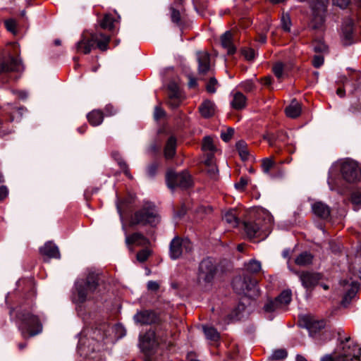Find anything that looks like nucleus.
I'll use <instances>...</instances> for the list:
<instances>
[{"label":"nucleus","mask_w":361,"mask_h":361,"mask_svg":"<svg viewBox=\"0 0 361 361\" xmlns=\"http://www.w3.org/2000/svg\"><path fill=\"white\" fill-rule=\"evenodd\" d=\"M157 339L159 341L160 344H165L168 345H171V343L167 341L168 333L166 331H161L160 330H157Z\"/></svg>","instance_id":"nucleus-45"},{"label":"nucleus","mask_w":361,"mask_h":361,"mask_svg":"<svg viewBox=\"0 0 361 361\" xmlns=\"http://www.w3.org/2000/svg\"><path fill=\"white\" fill-rule=\"evenodd\" d=\"M302 286L307 290L313 288L322 279V275L316 272L302 271L299 274Z\"/></svg>","instance_id":"nucleus-15"},{"label":"nucleus","mask_w":361,"mask_h":361,"mask_svg":"<svg viewBox=\"0 0 361 361\" xmlns=\"http://www.w3.org/2000/svg\"><path fill=\"white\" fill-rule=\"evenodd\" d=\"M114 18L111 14H106L100 20V26L103 29L111 30L114 28Z\"/></svg>","instance_id":"nucleus-39"},{"label":"nucleus","mask_w":361,"mask_h":361,"mask_svg":"<svg viewBox=\"0 0 361 361\" xmlns=\"http://www.w3.org/2000/svg\"><path fill=\"white\" fill-rule=\"evenodd\" d=\"M223 220L230 224L232 227H235L239 224V219L237 217V211L235 209H230L225 212Z\"/></svg>","instance_id":"nucleus-32"},{"label":"nucleus","mask_w":361,"mask_h":361,"mask_svg":"<svg viewBox=\"0 0 361 361\" xmlns=\"http://www.w3.org/2000/svg\"><path fill=\"white\" fill-rule=\"evenodd\" d=\"M281 23L283 30L289 32L291 26V20L288 13L282 14Z\"/></svg>","instance_id":"nucleus-43"},{"label":"nucleus","mask_w":361,"mask_h":361,"mask_svg":"<svg viewBox=\"0 0 361 361\" xmlns=\"http://www.w3.org/2000/svg\"><path fill=\"white\" fill-rule=\"evenodd\" d=\"M312 259L313 256L310 253L304 252L296 257L295 262L299 266H307L312 263Z\"/></svg>","instance_id":"nucleus-34"},{"label":"nucleus","mask_w":361,"mask_h":361,"mask_svg":"<svg viewBox=\"0 0 361 361\" xmlns=\"http://www.w3.org/2000/svg\"><path fill=\"white\" fill-rule=\"evenodd\" d=\"M16 318L18 329L23 338H29L42 332V319L39 316L34 314L31 311L21 310L18 312Z\"/></svg>","instance_id":"nucleus-2"},{"label":"nucleus","mask_w":361,"mask_h":361,"mask_svg":"<svg viewBox=\"0 0 361 361\" xmlns=\"http://www.w3.org/2000/svg\"><path fill=\"white\" fill-rule=\"evenodd\" d=\"M180 93L176 89H174L169 94L168 104L171 108L175 109L180 105Z\"/></svg>","instance_id":"nucleus-36"},{"label":"nucleus","mask_w":361,"mask_h":361,"mask_svg":"<svg viewBox=\"0 0 361 361\" xmlns=\"http://www.w3.org/2000/svg\"><path fill=\"white\" fill-rule=\"evenodd\" d=\"M204 332L207 339L212 341H218L220 336L218 331L213 327H204Z\"/></svg>","instance_id":"nucleus-40"},{"label":"nucleus","mask_w":361,"mask_h":361,"mask_svg":"<svg viewBox=\"0 0 361 361\" xmlns=\"http://www.w3.org/2000/svg\"><path fill=\"white\" fill-rule=\"evenodd\" d=\"M160 222V216L156 207L151 202L145 203L131 217L132 225H149L156 226Z\"/></svg>","instance_id":"nucleus-5"},{"label":"nucleus","mask_w":361,"mask_h":361,"mask_svg":"<svg viewBox=\"0 0 361 361\" xmlns=\"http://www.w3.org/2000/svg\"><path fill=\"white\" fill-rule=\"evenodd\" d=\"M207 172L212 178H216L218 174V169L215 164L207 166Z\"/></svg>","instance_id":"nucleus-48"},{"label":"nucleus","mask_w":361,"mask_h":361,"mask_svg":"<svg viewBox=\"0 0 361 361\" xmlns=\"http://www.w3.org/2000/svg\"><path fill=\"white\" fill-rule=\"evenodd\" d=\"M204 164L206 166L214 164V152H208L207 155V159L204 161Z\"/></svg>","instance_id":"nucleus-62"},{"label":"nucleus","mask_w":361,"mask_h":361,"mask_svg":"<svg viewBox=\"0 0 361 361\" xmlns=\"http://www.w3.org/2000/svg\"><path fill=\"white\" fill-rule=\"evenodd\" d=\"M233 133H234L233 129L228 128L226 132L221 133V137L224 141L228 142L231 140Z\"/></svg>","instance_id":"nucleus-53"},{"label":"nucleus","mask_w":361,"mask_h":361,"mask_svg":"<svg viewBox=\"0 0 361 361\" xmlns=\"http://www.w3.org/2000/svg\"><path fill=\"white\" fill-rule=\"evenodd\" d=\"M26 109L8 104L0 113V137L10 134L13 130V122L21 120Z\"/></svg>","instance_id":"nucleus-3"},{"label":"nucleus","mask_w":361,"mask_h":361,"mask_svg":"<svg viewBox=\"0 0 361 361\" xmlns=\"http://www.w3.org/2000/svg\"><path fill=\"white\" fill-rule=\"evenodd\" d=\"M324 63V57L321 55H316L312 60V64L315 68H319Z\"/></svg>","instance_id":"nucleus-55"},{"label":"nucleus","mask_w":361,"mask_h":361,"mask_svg":"<svg viewBox=\"0 0 361 361\" xmlns=\"http://www.w3.org/2000/svg\"><path fill=\"white\" fill-rule=\"evenodd\" d=\"M351 202L355 205V210H357L361 206V193L359 192H353L350 197Z\"/></svg>","instance_id":"nucleus-46"},{"label":"nucleus","mask_w":361,"mask_h":361,"mask_svg":"<svg viewBox=\"0 0 361 361\" xmlns=\"http://www.w3.org/2000/svg\"><path fill=\"white\" fill-rule=\"evenodd\" d=\"M192 250V243L188 238L175 237L169 246V256L172 259L180 258Z\"/></svg>","instance_id":"nucleus-8"},{"label":"nucleus","mask_w":361,"mask_h":361,"mask_svg":"<svg viewBox=\"0 0 361 361\" xmlns=\"http://www.w3.org/2000/svg\"><path fill=\"white\" fill-rule=\"evenodd\" d=\"M126 243L128 246L136 245L140 247H147L150 242L142 233L135 232L126 235Z\"/></svg>","instance_id":"nucleus-18"},{"label":"nucleus","mask_w":361,"mask_h":361,"mask_svg":"<svg viewBox=\"0 0 361 361\" xmlns=\"http://www.w3.org/2000/svg\"><path fill=\"white\" fill-rule=\"evenodd\" d=\"M153 116H154V120L158 121L161 118H163L165 117L166 112L160 106H156L154 107Z\"/></svg>","instance_id":"nucleus-47"},{"label":"nucleus","mask_w":361,"mask_h":361,"mask_svg":"<svg viewBox=\"0 0 361 361\" xmlns=\"http://www.w3.org/2000/svg\"><path fill=\"white\" fill-rule=\"evenodd\" d=\"M239 87L245 92H252L256 89V86L252 80H247L239 84Z\"/></svg>","instance_id":"nucleus-42"},{"label":"nucleus","mask_w":361,"mask_h":361,"mask_svg":"<svg viewBox=\"0 0 361 361\" xmlns=\"http://www.w3.org/2000/svg\"><path fill=\"white\" fill-rule=\"evenodd\" d=\"M340 348L335 361H361V348L349 336L341 341Z\"/></svg>","instance_id":"nucleus-7"},{"label":"nucleus","mask_w":361,"mask_h":361,"mask_svg":"<svg viewBox=\"0 0 361 361\" xmlns=\"http://www.w3.org/2000/svg\"><path fill=\"white\" fill-rule=\"evenodd\" d=\"M170 17L172 23L182 27L185 24V16L183 11L175 8L173 6L169 8Z\"/></svg>","instance_id":"nucleus-22"},{"label":"nucleus","mask_w":361,"mask_h":361,"mask_svg":"<svg viewBox=\"0 0 361 361\" xmlns=\"http://www.w3.org/2000/svg\"><path fill=\"white\" fill-rule=\"evenodd\" d=\"M109 42V36L101 32L91 33L90 36L86 33H83L80 40L76 44V51L78 53L87 54L91 51L94 46L97 44V47L104 51L108 49Z\"/></svg>","instance_id":"nucleus-4"},{"label":"nucleus","mask_w":361,"mask_h":361,"mask_svg":"<svg viewBox=\"0 0 361 361\" xmlns=\"http://www.w3.org/2000/svg\"><path fill=\"white\" fill-rule=\"evenodd\" d=\"M216 273V265L212 258L204 259L200 264L197 279L200 283H210Z\"/></svg>","instance_id":"nucleus-10"},{"label":"nucleus","mask_w":361,"mask_h":361,"mask_svg":"<svg viewBox=\"0 0 361 361\" xmlns=\"http://www.w3.org/2000/svg\"><path fill=\"white\" fill-rule=\"evenodd\" d=\"M23 70L21 61L11 56L3 59L0 63V75L9 72H21Z\"/></svg>","instance_id":"nucleus-14"},{"label":"nucleus","mask_w":361,"mask_h":361,"mask_svg":"<svg viewBox=\"0 0 361 361\" xmlns=\"http://www.w3.org/2000/svg\"><path fill=\"white\" fill-rule=\"evenodd\" d=\"M134 320L140 324H152L157 322V316L156 313L150 310H143L138 312L134 315Z\"/></svg>","instance_id":"nucleus-16"},{"label":"nucleus","mask_w":361,"mask_h":361,"mask_svg":"<svg viewBox=\"0 0 361 361\" xmlns=\"http://www.w3.org/2000/svg\"><path fill=\"white\" fill-rule=\"evenodd\" d=\"M262 169L267 175H271V171L278 169V165L272 157H267L262 161Z\"/></svg>","instance_id":"nucleus-31"},{"label":"nucleus","mask_w":361,"mask_h":361,"mask_svg":"<svg viewBox=\"0 0 361 361\" xmlns=\"http://www.w3.org/2000/svg\"><path fill=\"white\" fill-rule=\"evenodd\" d=\"M159 285L157 282L156 281H149L148 283H147V288L148 290H153V291H156L159 289Z\"/></svg>","instance_id":"nucleus-61"},{"label":"nucleus","mask_w":361,"mask_h":361,"mask_svg":"<svg viewBox=\"0 0 361 361\" xmlns=\"http://www.w3.org/2000/svg\"><path fill=\"white\" fill-rule=\"evenodd\" d=\"M217 85V80L214 78H210L209 81L207 85V90L209 93L216 92V85Z\"/></svg>","instance_id":"nucleus-51"},{"label":"nucleus","mask_w":361,"mask_h":361,"mask_svg":"<svg viewBox=\"0 0 361 361\" xmlns=\"http://www.w3.org/2000/svg\"><path fill=\"white\" fill-rule=\"evenodd\" d=\"M119 165L121 166V169L123 171L124 173L128 176L130 178H132V176L130 175V171H129V169H128V165L126 164V163L125 161H120L119 162Z\"/></svg>","instance_id":"nucleus-60"},{"label":"nucleus","mask_w":361,"mask_h":361,"mask_svg":"<svg viewBox=\"0 0 361 361\" xmlns=\"http://www.w3.org/2000/svg\"><path fill=\"white\" fill-rule=\"evenodd\" d=\"M198 62V71L200 73H206L210 68V55L207 51H198L197 53Z\"/></svg>","instance_id":"nucleus-19"},{"label":"nucleus","mask_w":361,"mask_h":361,"mask_svg":"<svg viewBox=\"0 0 361 361\" xmlns=\"http://www.w3.org/2000/svg\"><path fill=\"white\" fill-rule=\"evenodd\" d=\"M247 104L246 97L240 92H236L233 94V99L231 102V107L235 110L244 109Z\"/></svg>","instance_id":"nucleus-23"},{"label":"nucleus","mask_w":361,"mask_h":361,"mask_svg":"<svg viewBox=\"0 0 361 361\" xmlns=\"http://www.w3.org/2000/svg\"><path fill=\"white\" fill-rule=\"evenodd\" d=\"M312 210L314 215L322 219H326L331 214L330 207L322 202H316L312 205Z\"/></svg>","instance_id":"nucleus-20"},{"label":"nucleus","mask_w":361,"mask_h":361,"mask_svg":"<svg viewBox=\"0 0 361 361\" xmlns=\"http://www.w3.org/2000/svg\"><path fill=\"white\" fill-rule=\"evenodd\" d=\"M288 356V352L286 349L275 350L268 357L269 361H282Z\"/></svg>","instance_id":"nucleus-35"},{"label":"nucleus","mask_w":361,"mask_h":361,"mask_svg":"<svg viewBox=\"0 0 361 361\" xmlns=\"http://www.w3.org/2000/svg\"><path fill=\"white\" fill-rule=\"evenodd\" d=\"M99 287V276L90 272L85 279H80L75 283V292L73 300L75 303H83L94 298Z\"/></svg>","instance_id":"nucleus-1"},{"label":"nucleus","mask_w":361,"mask_h":361,"mask_svg":"<svg viewBox=\"0 0 361 361\" xmlns=\"http://www.w3.org/2000/svg\"><path fill=\"white\" fill-rule=\"evenodd\" d=\"M87 117L92 126H97L102 123L104 114L99 110H93L87 114Z\"/></svg>","instance_id":"nucleus-30"},{"label":"nucleus","mask_w":361,"mask_h":361,"mask_svg":"<svg viewBox=\"0 0 361 361\" xmlns=\"http://www.w3.org/2000/svg\"><path fill=\"white\" fill-rule=\"evenodd\" d=\"M235 146L241 159L243 160L248 159L249 152L245 142H244L243 140H240L236 143Z\"/></svg>","instance_id":"nucleus-37"},{"label":"nucleus","mask_w":361,"mask_h":361,"mask_svg":"<svg viewBox=\"0 0 361 361\" xmlns=\"http://www.w3.org/2000/svg\"><path fill=\"white\" fill-rule=\"evenodd\" d=\"M325 326L324 320H315L312 318H307L306 327L310 333L315 334Z\"/></svg>","instance_id":"nucleus-28"},{"label":"nucleus","mask_w":361,"mask_h":361,"mask_svg":"<svg viewBox=\"0 0 361 361\" xmlns=\"http://www.w3.org/2000/svg\"><path fill=\"white\" fill-rule=\"evenodd\" d=\"M6 29L12 33H16V23L14 20L10 19L5 22Z\"/></svg>","instance_id":"nucleus-52"},{"label":"nucleus","mask_w":361,"mask_h":361,"mask_svg":"<svg viewBox=\"0 0 361 361\" xmlns=\"http://www.w3.org/2000/svg\"><path fill=\"white\" fill-rule=\"evenodd\" d=\"M39 252L42 255L49 258H60V252L58 247L51 242L45 243L44 246L39 248Z\"/></svg>","instance_id":"nucleus-21"},{"label":"nucleus","mask_w":361,"mask_h":361,"mask_svg":"<svg viewBox=\"0 0 361 361\" xmlns=\"http://www.w3.org/2000/svg\"><path fill=\"white\" fill-rule=\"evenodd\" d=\"M140 348L141 350L149 355L159 345V341L157 339V334L154 331H148L144 335L140 336Z\"/></svg>","instance_id":"nucleus-13"},{"label":"nucleus","mask_w":361,"mask_h":361,"mask_svg":"<svg viewBox=\"0 0 361 361\" xmlns=\"http://www.w3.org/2000/svg\"><path fill=\"white\" fill-rule=\"evenodd\" d=\"M263 310L267 313H272L276 312L283 311L277 300L274 299H269L264 304Z\"/></svg>","instance_id":"nucleus-33"},{"label":"nucleus","mask_w":361,"mask_h":361,"mask_svg":"<svg viewBox=\"0 0 361 361\" xmlns=\"http://www.w3.org/2000/svg\"><path fill=\"white\" fill-rule=\"evenodd\" d=\"M341 285H342L343 286H350V289L347 290L342 300L343 305H346L347 304L349 303L351 298H353L355 295L358 290L359 283L356 280L350 278V280L341 281Z\"/></svg>","instance_id":"nucleus-17"},{"label":"nucleus","mask_w":361,"mask_h":361,"mask_svg":"<svg viewBox=\"0 0 361 361\" xmlns=\"http://www.w3.org/2000/svg\"><path fill=\"white\" fill-rule=\"evenodd\" d=\"M8 195V189L6 186L0 187V201L3 200Z\"/></svg>","instance_id":"nucleus-63"},{"label":"nucleus","mask_w":361,"mask_h":361,"mask_svg":"<svg viewBox=\"0 0 361 361\" xmlns=\"http://www.w3.org/2000/svg\"><path fill=\"white\" fill-rule=\"evenodd\" d=\"M271 222L272 216L267 214V221L262 226H260L261 221L259 219L257 221L245 222V231L250 239L257 238L258 240H263L270 233Z\"/></svg>","instance_id":"nucleus-6"},{"label":"nucleus","mask_w":361,"mask_h":361,"mask_svg":"<svg viewBox=\"0 0 361 361\" xmlns=\"http://www.w3.org/2000/svg\"><path fill=\"white\" fill-rule=\"evenodd\" d=\"M327 49L326 45L322 42H317L314 45V50L316 52H324Z\"/></svg>","instance_id":"nucleus-57"},{"label":"nucleus","mask_w":361,"mask_h":361,"mask_svg":"<svg viewBox=\"0 0 361 361\" xmlns=\"http://www.w3.org/2000/svg\"><path fill=\"white\" fill-rule=\"evenodd\" d=\"M166 181L169 188L172 190L176 188H187L192 183L190 175L187 171L176 173L169 171L166 175Z\"/></svg>","instance_id":"nucleus-9"},{"label":"nucleus","mask_w":361,"mask_h":361,"mask_svg":"<svg viewBox=\"0 0 361 361\" xmlns=\"http://www.w3.org/2000/svg\"><path fill=\"white\" fill-rule=\"evenodd\" d=\"M248 183V179L246 177L242 176L239 181L235 183V188L240 191L244 190L245 188Z\"/></svg>","instance_id":"nucleus-49"},{"label":"nucleus","mask_w":361,"mask_h":361,"mask_svg":"<svg viewBox=\"0 0 361 361\" xmlns=\"http://www.w3.org/2000/svg\"><path fill=\"white\" fill-rule=\"evenodd\" d=\"M177 140L174 136H170L164 147V156L166 159H171L176 154Z\"/></svg>","instance_id":"nucleus-27"},{"label":"nucleus","mask_w":361,"mask_h":361,"mask_svg":"<svg viewBox=\"0 0 361 361\" xmlns=\"http://www.w3.org/2000/svg\"><path fill=\"white\" fill-rule=\"evenodd\" d=\"M341 172L343 178L348 182H355L361 177V171L357 164L350 159L342 161Z\"/></svg>","instance_id":"nucleus-12"},{"label":"nucleus","mask_w":361,"mask_h":361,"mask_svg":"<svg viewBox=\"0 0 361 361\" xmlns=\"http://www.w3.org/2000/svg\"><path fill=\"white\" fill-rule=\"evenodd\" d=\"M233 287L238 293H243L250 298H255L259 295V290L255 280H250L249 283L240 277L235 278L233 281Z\"/></svg>","instance_id":"nucleus-11"},{"label":"nucleus","mask_w":361,"mask_h":361,"mask_svg":"<svg viewBox=\"0 0 361 361\" xmlns=\"http://www.w3.org/2000/svg\"><path fill=\"white\" fill-rule=\"evenodd\" d=\"M150 255L151 250L147 247H145V249L137 252L136 257L140 262H144L148 259Z\"/></svg>","instance_id":"nucleus-44"},{"label":"nucleus","mask_w":361,"mask_h":361,"mask_svg":"<svg viewBox=\"0 0 361 361\" xmlns=\"http://www.w3.org/2000/svg\"><path fill=\"white\" fill-rule=\"evenodd\" d=\"M273 72L274 75L280 79L283 75V66L281 63H276L273 67Z\"/></svg>","instance_id":"nucleus-50"},{"label":"nucleus","mask_w":361,"mask_h":361,"mask_svg":"<svg viewBox=\"0 0 361 361\" xmlns=\"http://www.w3.org/2000/svg\"><path fill=\"white\" fill-rule=\"evenodd\" d=\"M242 53L248 61H251L255 58V51L252 49H244Z\"/></svg>","instance_id":"nucleus-54"},{"label":"nucleus","mask_w":361,"mask_h":361,"mask_svg":"<svg viewBox=\"0 0 361 361\" xmlns=\"http://www.w3.org/2000/svg\"><path fill=\"white\" fill-rule=\"evenodd\" d=\"M246 270L252 274L259 272L262 269L261 262L256 259H251L247 263L245 264Z\"/></svg>","instance_id":"nucleus-38"},{"label":"nucleus","mask_w":361,"mask_h":361,"mask_svg":"<svg viewBox=\"0 0 361 361\" xmlns=\"http://www.w3.org/2000/svg\"><path fill=\"white\" fill-rule=\"evenodd\" d=\"M281 305L283 310H286L287 306L290 304L292 299V293L290 290H283L279 296L275 298Z\"/></svg>","instance_id":"nucleus-29"},{"label":"nucleus","mask_w":361,"mask_h":361,"mask_svg":"<svg viewBox=\"0 0 361 361\" xmlns=\"http://www.w3.org/2000/svg\"><path fill=\"white\" fill-rule=\"evenodd\" d=\"M158 169V164L156 163H152L149 164L147 167V172L149 176L152 177L156 174V172Z\"/></svg>","instance_id":"nucleus-56"},{"label":"nucleus","mask_w":361,"mask_h":361,"mask_svg":"<svg viewBox=\"0 0 361 361\" xmlns=\"http://www.w3.org/2000/svg\"><path fill=\"white\" fill-rule=\"evenodd\" d=\"M116 110L111 104L106 105L104 108V114L106 116H113L116 114Z\"/></svg>","instance_id":"nucleus-59"},{"label":"nucleus","mask_w":361,"mask_h":361,"mask_svg":"<svg viewBox=\"0 0 361 361\" xmlns=\"http://www.w3.org/2000/svg\"><path fill=\"white\" fill-rule=\"evenodd\" d=\"M199 111L204 118L212 117L215 113V104L210 100H205L200 106Z\"/></svg>","instance_id":"nucleus-24"},{"label":"nucleus","mask_w":361,"mask_h":361,"mask_svg":"<svg viewBox=\"0 0 361 361\" xmlns=\"http://www.w3.org/2000/svg\"><path fill=\"white\" fill-rule=\"evenodd\" d=\"M222 47L226 49L228 54H233L235 52V47L233 44L232 34L230 31L226 32L221 37Z\"/></svg>","instance_id":"nucleus-25"},{"label":"nucleus","mask_w":361,"mask_h":361,"mask_svg":"<svg viewBox=\"0 0 361 361\" xmlns=\"http://www.w3.org/2000/svg\"><path fill=\"white\" fill-rule=\"evenodd\" d=\"M202 149L203 151L208 152H214L216 151V147L210 137H205L203 139Z\"/></svg>","instance_id":"nucleus-41"},{"label":"nucleus","mask_w":361,"mask_h":361,"mask_svg":"<svg viewBox=\"0 0 361 361\" xmlns=\"http://www.w3.org/2000/svg\"><path fill=\"white\" fill-rule=\"evenodd\" d=\"M286 114L288 117L295 118L301 114V105L295 99H293L290 104L286 108Z\"/></svg>","instance_id":"nucleus-26"},{"label":"nucleus","mask_w":361,"mask_h":361,"mask_svg":"<svg viewBox=\"0 0 361 361\" xmlns=\"http://www.w3.org/2000/svg\"><path fill=\"white\" fill-rule=\"evenodd\" d=\"M350 3V0H334V4L341 8H345Z\"/></svg>","instance_id":"nucleus-58"},{"label":"nucleus","mask_w":361,"mask_h":361,"mask_svg":"<svg viewBox=\"0 0 361 361\" xmlns=\"http://www.w3.org/2000/svg\"><path fill=\"white\" fill-rule=\"evenodd\" d=\"M345 32H346V37H349L353 32V22L349 21L345 27Z\"/></svg>","instance_id":"nucleus-64"}]
</instances>
